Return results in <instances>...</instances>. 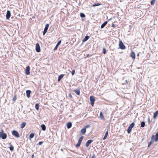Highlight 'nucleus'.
Listing matches in <instances>:
<instances>
[{
  "label": "nucleus",
  "mask_w": 158,
  "mask_h": 158,
  "mask_svg": "<svg viewBox=\"0 0 158 158\" xmlns=\"http://www.w3.org/2000/svg\"><path fill=\"white\" fill-rule=\"evenodd\" d=\"M158 140V132H157L155 135H153L151 138V141L149 143L148 147H149L153 143L155 142H157Z\"/></svg>",
  "instance_id": "f257e3e1"
},
{
  "label": "nucleus",
  "mask_w": 158,
  "mask_h": 158,
  "mask_svg": "<svg viewBox=\"0 0 158 158\" xmlns=\"http://www.w3.org/2000/svg\"><path fill=\"white\" fill-rule=\"evenodd\" d=\"M7 137V134L4 133L3 130L1 129L0 131V138H2L3 139H5Z\"/></svg>",
  "instance_id": "f03ea898"
},
{
  "label": "nucleus",
  "mask_w": 158,
  "mask_h": 158,
  "mask_svg": "<svg viewBox=\"0 0 158 158\" xmlns=\"http://www.w3.org/2000/svg\"><path fill=\"white\" fill-rule=\"evenodd\" d=\"M84 138V136H81L79 139L78 140V143L76 145L75 147L76 148H77L80 146V145L82 141Z\"/></svg>",
  "instance_id": "7ed1b4c3"
},
{
  "label": "nucleus",
  "mask_w": 158,
  "mask_h": 158,
  "mask_svg": "<svg viewBox=\"0 0 158 158\" xmlns=\"http://www.w3.org/2000/svg\"><path fill=\"white\" fill-rule=\"evenodd\" d=\"M12 134L16 138H18L19 137V134L17 131L13 130L12 132Z\"/></svg>",
  "instance_id": "20e7f679"
},
{
  "label": "nucleus",
  "mask_w": 158,
  "mask_h": 158,
  "mask_svg": "<svg viewBox=\"0 0 158 158\" xmlns=\"http://www.w3.org/2000/svg\"><path fill=\"white\" fill-rule=\"evenodd\" d=\"M90 99L91 102V105L93 106L94 104V102L95 101V98L94 96H90Z\"/></svg>",
  "instance_id": "39448f33"
},
{
  "label": "nucleus",
  "mask_w": 158,
  "mask_h": 158,
  "mask_svg": "<svg viewBox=\"0 0 158 158\" xmlns=\"http://www.w3.org/2000/svg\"><path fill=\"white\" fill-rule=\"evenodd\" d=\"M119 48L121 49H124L126 48L125 46L121 41H120L119 42Z\"/></svg>",
  "instance_id": "423d86ee"
},
{
  "label": "nucleus",
  "mask_w": 158,
  "mask_h": 158,
  "mask_svg": "<svg viewBox=\"0 0 158 158\" xmlns=\"http://www.w3.org/2000/svg\"><path fill=\"white\" fill-rule=\"evenodd\" d=\"M35 50L36 51L38 52H40V47L39 44L38 43L36 44Z\"/></svg>",
  "instance_id": "0eeeda50"
},
{
  "label": "nucleus",
  "mask_w": 158,
  "mask_h": 158,
  "mask_svg": "<svg viewBox=\"0 0 158 158\" xmlns=\"http://www.w3.org/2000/svg\"><path fill=\"white\" fill-rule=\"evenodd\" d=\"M30 67L29 66H27L25 70V73L26 75H28L30 74Z\"/></svg>",
  "instance_id": "6e6552de"
},
{
  "label": "nucleus",
  "mask_w": 158,
  "mask_h": 158,
  "mask_svg": "<svg viewBox=\"0 0 158 158\" xmlns=\"http://www.w3.org/2000/svg\"><path fill=\"white\" fill-rule=\"evenodd\" d=\"M11 16L10 12L9 10H7L6 12V19H9L10 17Z\"/></svg>",
  "instance_id": "1a4fd4ad"
},
{
  "label": "nucleus",
  "mask_w": 158,
  "mask_h": 158,
  "mask_svg": "<svg viewBox=\"0 0 158 158\" xmlns=\"http://www.w3.org/2000/svg\"><path fill=\"white\" fill-rule=\"evenodd\" d=\"M93 141L92 139H89L85 143V146L87 147H88L89 145L91 144Z\"/></svg>",
  "instance_id": "9d476101"
},
{
  "label": "nucleus",
  "mask_w": 158,
  "mask_h": 158,
  "mask_svg": "<svg viewBox=\"0 0 158 158\" xmlns=\"http://www.w3.org/2000/svg\"><path fill=\"white\" fill-rule=\"evenodd\" d=\"M61 43V40H60L59 41H58V42L57 43V44H56V46L55 47L54 49V51H55L57 49L58 47L60 44Z\"/></svg>",
  "instance_id": "9b49d317"
},
{
  "label": "nucleus",
  "mask_w": 158,
  "mask_h": 158,
  "mask_svg": "<svg viewBox=\"0 0 158 158\" xmlns=\"http://www.w3.org/2000/svg\"><path fill=\"white\" fill-rule=\"evenodd\" d=\"M31 91L30 90H27L26 91V94L27 96V98H29L30 97V94L31 93Z\"/></svg>",
  "instance_id": "f8f14e48"
},
{
  "label": "nucleus",
  "mask_w": 158,
  "mask_h": 158,
  "mask_svg": "<svg viewBox=\"0 0 158 158\" xmlns=\"http://www.w3.org/2000/svg\"><path fill=\"white\" fill-rule=\"evenodd\" d=\"M158 115V110L156 111L153 114V118L156 119V118L157 115Z\"/></svg>",
  "instance_id": "ddd939ff"
},
{
  "label": "nucleus",
  "mask_w": 158,
  "mask_h": 158,
  "mask_svg": "<svg viewBox=\"0 0 158 158\" xmlns=\"http://www.w3.org/2000/svg\"><path fill=\"white\" fill-rule=\"evenodd\" d=\"M74 92L77 95H80V89H75L74 90Z\"/></svg>",
  "instance_id": "4468645a"
},
{
  "label": "nucleus",
  "mask_w": 158,
  "mask_h": 158,
  "mask_svg": "<svg viewBox=\"0 0 158 158\" xmlns=\"http://www.w3.org/2000/svg\"><path fill=\"white\" fill-rule=\"evenodd\" d=\"M72 125V123L70 122L66 124L67 127L69 129L71 127Z\"/></svg>",
  "instance_id": "2eb2a0df"
},
{
  "label": "nucleus",
  "mask_w": 158,
  "mask_h": 158,
  "mask_svg": "<svg viewBox=\"0 0 158 158\" xmlns=\"http://www.w3.org/2000/svg\"><path fill=\"white\" fill-rule=\"evenodd\" d=\"M108 23V21H105L103 24H102L101 26V28H103Z\"/></svg>",
  "instance_id": "dca6fc26"
},
{
  "label": "nucleus",
  "mask_w": 158,
  "mask_h": 158,
  "mask_svg": "<svg viewBox=\"0 0 158 158\" xmlns=\"http://www.w3.org/2000/svg\"><path fill=\"white\" fill-rule=\"evenodd\" d=\"M89 38V36L88 35H86L83 40V42H85Z\"/></svg>",
  "instance_id": "f3484780"
},
{
  "label": "nucleus",
  "mask_w": 158,
  "mask_h": 158,
  "mask_svg": "<svg viewBox=\"0 0 158 158\" xmlns=\"http://www.w3.org/2000/svg\"><path fill=\"white\" fill-rule=\"evenodd\" d=\"M64 75V74H61L60 75H59L58 78V81H60L61 79L63 77Z\"/></svg>",
  "instance_id": "a211bd4d"
},
{
  "label": "nucleus",
  "mask_w": 158,
  "mask_h": 158,
  "mask_svg": "<svg viewBox=\"0 0 158 158\" xmlns=\"http://www.w3.org/2000/svg\"><path fill=\"white\" fill-rule=\"evenodd\" d=\"M108 130H107V131L105 133L103 139V140L106 139V138L108 134Z\"/></svg>",
  "instance_id": "6ab92c4d"
},
{
  "label": "nucleus",
  "mask_w": 158,
  "mask_h": 158,
  "mask_svg": "<svg viewBox=\"0 0 158 158\" xmlns=\"http://www.w3.org/2000/svg\"><path fill=\"white\" fill-rule=\"evenodd\" d=\"M100 118L101 119H104V117L103 115V114L102 112H101L100 114Z\"/></svg>",
  "instance_id": "aec40b11"
},
{
  "label": "nucleus",
  "mask_w": 158,
  "mask_h": 158,
  "mask_svg": "<svg viewBox=\"0 0 158 158\" xmlns=\"http://www.w3.org/2000/svg\"><path fill=\"white\" fill-rule=\"evenodd\" d=\"M81 132L84 135L85 133L86 132V130L85 129V128L84 127L83 129H81Z\"/></svg>",
  "instance_id": "412c9836"
},
{
  "label": "nucleus",
  "mask_w": 158,
  "mask_h": 158,
  "mask_svg": "<svg viewBox=\"0 0 158 158\" xmlns=\"http://www.w3.org/2000/svg\"><path fill=\"white\" fill-rule=\"evenodd\" d=\"M131 56L133 59H135V54L134 52H131Z\"/></svg>",
  "instance_id": "4be33fe9"
},
{
  "label": "nucleus",
  "mask_w": 158,
  "mask_h": 158,
  "mask_svg": "<svg viewBox=\"0 0 158 158\" xmlns=\"http://www.w3.org/2000/svg\"><path fill=\"white\" fill-rule=\"evenodd\" d=\"M41 127L42 128V130L43 131H45L46 130V127L45 125H44V124L41 125Z\"/></svg>",
  "instance_id": "5701e85b"
},
{
  "label": "nucleus",
  "mask_w": 158,
  "mask_h": 158,
  "mask_svg": "<svg viewBox=\"0 0 158 158\" xmlns=\"http://www.w3.org/2000/svg\"><path fill=\"white\" fill-rule=\"evenodd\" d=\"M35 134L34 133H31L29 135V139H31L33 138Z\"/></svg>",
  "instance_id": "b1692460"
},
{
  "label": "nucleus",
  "mask_w": 158,
  "mask_h": 158,
  "mask_svg": "<svg viewBox=\"0 0 158 158\" xmlns=\"http://www.w3.org/2000/svg\"><path fill=\"white\" fill-rule=\"evenodd\" d=\"M135 123H132L128 127L132 129L134 126Z\"/></svg>",
  "instance_id": "393cba45"
},
{
  "label": "nucleus",
  "mask_w": 158,
  "mask_h": 158,
  "mask_svg": "<svg viewBox=\"0 0 158 158\" xmlns=\"http://www.w3.org/2000/svg\"><path fill=\"white\" fill-rule=\"evenodd\" d=\"M26 125L25 122H23L21 124L20 127L21 128H23Z\"/></svg>",
  "instance_id": "a878e982"
},
{
  "label": "nucleus",
  "mask_w": 158,
  "mask_h": 158,
  "mask_svg": "<svg viewBox=\"0 0 158 158\" xmlns=\"http://www.w3.org/2000/svg\"><path fill=\"white\" fill-rule=\"evenodd\" d=\"M145 123L144 121H143L141 122V126L140 127L143 128L145 126Z\"/></svg>",
  "instance_id": "bb28decb"
},
{
  "label": "nucleus",
  "mask_w": 158,
  "mask_h": 158,
  "mask_svg": "<svg viewBox=\"0 0 158 158\" xmlns=\"http://www.w3.org/2000/svg\"><path fill=\"white\" fill-rule=\"evenodd\" d=\"M35 107L36 109L37 110H38L39 109V104L38 103H37L35 106Z\"/></svg>",
  "instance_id": "cd10ccee"
},
{
  "label": "nucleus",
  "mask_w": 158,
  "mask_h": 158,
  "mask_svg": "<svg viewBox=\"0 0 158 158\" xmlns=\"http://www.w3.org/2000/svg\"><path fill=\"white\" fill-rule=\"evenodd\" d=\"M49 26V24H47L46 25V26H45V27L44 30H46L47 31L48 29V28Z\"/></svg>",
  "instance_id": "c85d7f7f"
},
{
  "label": "nucleus",
  "mask_w": 158,
  "mask_h": 158,
  "mask_svg": "<svg viewBox=\"0 0 158 158\" xmlns=\"http://www.w3.org/2000/svg\"><path fill=\"white\" fill-rule=\"evenodd\" d=\"M9 148L11 151H13L14 150V147L12 145H10Z\"/></svg>",
  "instance_id": "c756f323"
},
{
  "label": "nucleus",
  "mask_w": 158,
  "mask_h": 158,
  "mask_svg": "<svg viewBox=\"0 0 158 158\" xmlns=\"http://www.w3.org/2000/svg\"><path fill=\"white\" fill-rule=\"evenodd\" d=\"M80 16L81 18H84L85 17V15L83 13H80Z\"/></svg>",
  "instance_id": "7c9ffc66"
},
{
  "label": "nucleus",
  "mask_w": 158,
  "mask_h": 158,
  "mask_svg": "<svg viewBox=\"0 0 158 158\" xmlns=\"http://www.w3.org/2000/svg\"><path fill=\"white\" fill-rule=\"evenodd\" d=\"M101 5V4L99 3H95V4H94L93 5V6L95 7V6H99V5Z\"/></svg>",
  "instance_id": "2f4dec72"
},
{
  "label": "nucleus",
  "mask_w": 158,
  "mask_h": 158,
  "mask_svg": "<svg viewBox=\"0 0 158 158\" xmlns=\"http://www.w3.org/2000/svg\"><path fill=\"white\" fill-rule=\"evenodd\" d=\"M155 0H152L151 1V5H154L155 3Z\"/></svg>",
  "instance_id": "473e14b6"
},
{
  "label": "nucleus",
  "mask_w": 158,
  "mask_h": 158,
  "mask_svg": "<svg viewBox=\"0 0 158 158\" xmlns=\"http://www.w3.org/2000/svg\"><path fill=\"white\" fill-rule=\"evenodd\" d=\"M131 129L128 127L127 131L128 134H130L131 133Z\"/></svg>",
  "instance_id": "72a5a7b5"
},
{
  "label": "nucleus",
  "mask_w": 158,
  "mask_h": 158,
  "mask_svg": "<svg viewBox=\"0 0 158 158\" xmlns=\"http://www.w3.org/2000/svg\"><path fill=\"white\" fill-rule=\"evenodd\" d=\"M90 126V125H87L85 126L84 127V128H85V129L86 130V129L87 128H88Z\"/></svg>",
  "instance_id": "f704fd0d"
},
{
  "label": "nucleus",
  "mask_w": 158,
  "mask_h": 158,
  "mask_svg": "<svg viewBox=\"0 0 158 158\" xmlns=\"http://www.w3.org/2000/svg\"><path fill=\"white\" fill-rule=\"evenodd\" d=\"M103 53L105 54L106 53V49L105 48H103Z\"/></svg>",
  "instance_id": "c9c22d12"
},
{
  "label": "nucleus",
  "mask_w": 158,
  "mask_h": 158,
  "mask_svg": "<svg viewBox=\"0 0 158 158\" xmlns=\"http://www.w3.org/2000/svg\"><path fill=\"white\" fill-rule=\"evenodd\" d=\"M75 70H73L72 71V72H71V74H72V75H74V73H75Z\"/></svg>",
  "instance_id": "e433bc0d"
},
{
  "label": "nucleus",
  "mask_w": 158,
  "mask_h": 158,
  "mask_svg": "<svg viewBox=\"0 0 158 158\" xmlns=\"http://www.w3.org/2000/svg\"><path fill=\"white\" fill-rule=\"evenodd\" d=\"M47 31L44 29L43 32V35H44L46 33Z\"/></svg>",
  "instance_id": "4c0bfd02"
},
{
  "label": "nucleus",
  "mask_w": 158,
  "mask_h": 158,
  "mask_svg": "<svg viewBox=\"0 0 158 158\" xmlns=\"http://www.w3.org/2000/svg\"><path fill=\"white\" fill-rule=\"evenodd\" d=\"M151 121L150 120V117L149 116L148 118V124H150L151 123Z\"/></svg>",
  "instance_id": "58836bf2"
},
{
  "label": "nucleus",
  "mask_w": 158,
  "mask_h": 158,
  "mask_svg": "<svg viewBox=\"0 0 158 158\" xmlns=\"http://www.w3.org/2000/svg\"><path fill=\"white\" fill-rule=\"evenodd\" d=\"M43 143V142L42 141H40L38 143V145H41Z\"/></svg>",
  "instance_id": "ea45409f"
},
{
  "label": "nucleus",
  "mask_w": 158,
  "mask_h": 158,
  "mask_svg": "<svg viewBox=\"0 0 158 158\" xmlns=\"http://www.w3.org/2000/svg\"><path fill=\"white\" fill-rule=\"evenodd\" d=\"M128 84V82L127 80H126L125 82L124 83V84L126 85H127Z\"/></svg>",
  "instance_id": "a19ab883"
},
{
  "label": "nucleus",
  "mask_w": 158,
  "mask_h": 158,
  "mask_svg": "<svg viewBox=\"0 0 158 158\" xmlns=\"http://www.w3.org/2000/svg\"><path fill=\"white\" fill-rule=\"evenodd\" d=\"M112 27H115V25L113 23H112Z\"/></svg>",
  "instance_id": "79ce46f5"
},
{
  "label": "nucleus",
  "mask_w": 158,
  "mask_h": 158,
  "mask_svg": "<svg viewBox=\"0 0 158 158\" xmlns=\"http://www.w3.org/2000/svg\"><path fill=\"white\" fill-rule=\"evenodd\" d=\"M16 99V97H14L13 98V100L15 101Z\"/></svg>",
  "instance_id": "37998d69"
},
{
  "label": "nucleus",
  "mask_w": 158,
  "mask_h": 158,
  "mask_svg": "<svg viewBox=\"0 0 158 158\" xmlns=\"http://www.w3.org/2000/svg\"><path fill=\"white\" fill-rule=\"evenodd\" d=\"M69 96L70 98H72V96L70 94H69Z\"/></svg>",
  "instance_id": "c03bdc74"
},
{
  "label": "nucleus",
  "mask_w": 158,
  "mask_h": 158,
  "mask_svg": "<svg viewBox=\"0 0 158 158\" xmlns=\"http://www.w3.org/2000/svg\"><path fill=\"white\" fill-rule=\"evenodd\" d=\"M94 157H95L94 154L92 156L91 158H94Z\"/></svg>",
  "instance_id": "a18cd8bd"
},
{
  "label": "nucleus",
  "mask_w": 158,
  "mask_h": 158,
  "mask_svg": "<svg viewBox=\"0 0 158 158\" xmlns=\"http://www.w3.org/2000/svg\"><path fill=\"white\" fill-rule=\"evenodd\" d=\"M31 157L32 158H33L34 157V154H33V155H32Z\"/></svg>",
  "instance_id": "49530a36"
},
{
  "label": "nucleus",
  "mask_w": 158,
  "mask_h": 158,
  "mask_svg": "<svg viewBox=\"0 0 158 158\" xmlns=\"http://www.w3.org/2000/svg\"><path fill=\"white\" fill-rule=\"evenodd\" d=\"M89 54H88V55H87V56H86V57H88L89 56Z\"/></svg>",
  "instance_id": "de8ad7c7"
},
{
  "label": "nucleus",
  "mask_w": 158,
  "mask_h": 158,
  "mask_svg": "<svg viewBox=\"0 0 158 158\" xmlns=\"http://www.w3.org/2000/svg\"><path fill=\"white\" fill-rule=\"evenodd\" d=\"M111 19H112V18H110V19L108 20V21H110V20Z\"/></svg>",
  "instance_id": "09e8293b"
},
{
  "label": "nucleus",
  "mask_w": 158,
  "mask_h": 158,
  "mask_svg": "<svg viewBox=\"0 0 158 158\" xmlns=\"http://www.w3.org/2000/svg\"><path fill=\"white\" fill-rule=\"evenodd\" d=\"M63 149H61V151H63Z\"/></svg>",
  "instance_id": "8fccbe9b"
},
{
  "label": "nucleus",
  "mask_w": 158,
  "mask_h": 158,
  "mask_svg": "<svg viewBox=\"0 0 158 158\" xmlns=\"http://www.w3.org/2000/svg\"><path fill=\"white\" fill-rule=\"evenodd\" d=\"M139 55V54H138L137 56H138Z\"/></svg>",
  "instance_id": "3c124183"
}]
</instances>
